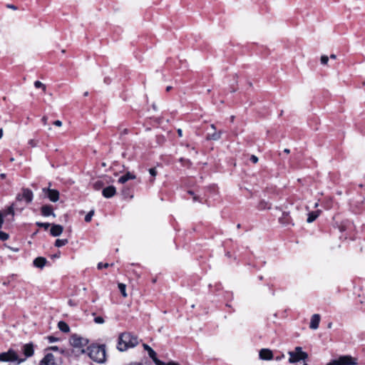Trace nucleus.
I'll return each instance as SVG.
<instances>
[{"label":"nucleus","instance_id":"obj_49","mask_svg":"<svg viewBox=\"0 0 365 365\" xmlns=\"http://www.w3.org/2000/svg\"><path fill=\"white\" fill-rule=\"evenodd\" d=\"M336 58V55L335 54H331L330 55V58L331 59H335Z\"/></svg>","mask_w":365,"mask_h":365},{"label":"nucleus","instance_id":"obj_18","mask_svg":"<svg viewBox=\"0 0 365 365\" xmlns=\"http://www.w3.org/2000/svg\"><path fill=\"white\" fill-rule=\"evenodd\" d=\"M135 178L136 177H135V175L132 174L130 172H128L125 175H123L120 178H119L118 182L121 183V184H124L128 180H134V179H135Z\"/></svg>","mask_w":365,"mask_h":365},{"label":"nucleus","instance_id":"obj_63","mask_svg":"<svg viewBox=\"0 0 365 365\" xmlns=\"http://www.w3.org/2000/svg\"><path fill=\"white\" fill-rule=\"evenodd\" d=\"M303 365H307V363H304Z\"/></svg>","mask_w":365,"mask_h":365},{"label":"nucleus","instance_id":"obj_8","mask_svg":"<svg viewBox=\"0 0 365 365\" xmlns=\"http://www.w3.org/2000/svg\"><path fill=\"white\" fill-rule=\"evenodd\" d=\"M143 348L148 351L149 356L153 359L155 365H164V362L157 358L156 352L148 344H143Z\"/></svg>","mask_w":365,"mask_h":365},{"label":"nucleus","instance_id":"obj_41","mask_svg":"<svg viewBox=\"0 0 365 365\" xmlns=\"http://www.w3.org/2000/svg\"><path fill=\"white\" fill-rule=\"evenodd\" d=\"M7 7L9 8V9H11L13 10H16L17 9L16 6L13 5V4H7Z\"/></svg>","mask_w":365,"mask_h":365},{"label":"nucleus","instance_id":"obj_19","mask_svg":"<svg viewBox=\"0 0 365 365\" xmlns=\"http://www.w3.org/2000/svg\"><path fill=\"white\" fill-rule=\"evenodd\" d=\"M47 260L45 257H38L34 260V265L36 267L42 269L46 264Z\"/></svg>","mask_w":365,"mask_h":365},{"label":"nucleus","instance_id":"obj_45","mask_svg":"<svg viewBox=\"0 0 365 365\" xmlns=\"http://www.w3.org/2000/svg\"><path fill=\"white\" fill-rule=\"evenodd\" d=\"M178 134L180 137H182V129L179 128L178 129Z\"/></svg>","mask_w":365,"mask_h":365},{"label":"nucleus","instance_id":"obj_56","mask_svg":"<svg viewBox=\"0 0 365 365\" xmlns=\"http://www.w3.org/2000/svg\"><path fill=\"white\" fill-rule=\"evenodd\" d=\"M188 193H189L190 195H192L194 194V193H193V192H192V191H191V190H189V191H188Z\"/></svg>","mask_w":365,"mask_h":365},{"label":"nucleus","instance_id":"obj_24","mask_svg":"<svg viewBox=\"0 0 365 365\" xmlns=\"http://www.w3.org/2000/svg\"><path fill=\"white\" fill-rule=\"evenodd\" d=\"M68 242L67 239H58L55 242V246L61 247L66 245Z\"/></svg>","mask_w":365,"mask_h":365},{"label":"nucleus","instance_id":"obj_35","mask_svg":"<svg viewBox=\"0 0 365 365\" xmlns=\"http://www.w3.org/2000/svg\"><path fill=\"white\" fill-rule=\"evenodd\" d=\"M250 160L253 163H257L258 162V158L256 155H252L251 157H250Z\"/></svg>","mask_w":365,"mask_h":365},{"label":"nucleus","instance_id":"obj_21","mask_svg":"<svg viewBox=\"0 0 365 365\" xmlns=\"http://www.w3.org/2000/svg\"><path fill=\"white\" fill-rule=\"evenodd\" d=\"M58 327L62 332L68 333L70 331L69 326L63 321H60L58 323Z\"/></svg>","mask_w":365,"mask_h":365},{"label":"nucleus","instance_id":"obj_58","mask_svg":"<svg viewBox=\"0 0 365 365\" xmlns=\"http://www.w3.org/2000/svg\"><path fill=\"white\" fill-rule=\"evenodd\" d=\"M14 160V158H11L10 159V161H11V162H13Z\"/></svg>","mask_w":365,"mask_h":365},{"label":"nucleus","instance_id":"obj_50","mask_svg":"<svg viewBox=\"0 0 365 365\" xmlns=\"http://www.w3.org/2000/svg\"><path fill=\"white\" fill-rule=\"evenodd\" d=\"M210 128L214 130H216L215 125L214 124H211Z\"/></svg>","mask_w":365,"mask_h":365},{"label":"nucleus","instance_id":"obj_17","mask_svg":"<svg viewBox=\"0 0 365 365\" xmlns=\"http://www.w3.org/2000/svg\"><path fill=\"white\" fill-rule=\"evenodd\" d=\"M279 221L281 224L284 225H293L292 222V219L288 212H283L282 216L279 217Z\"/></svg>","mask_w":365,"mask_h":365},{"label":"nucleus","instance_id":"obj_1","mask_svg":"<svg viewBox=\"0 0 365 365\" xmlns=\"http://www.w3.org/2000/svg\"><path fill=\"white\" fill-rule=\"evenodd\" d=\"M138 344V339L130 332L122 333L118 337L117 348L120 351H126L128 348L135 347Z\"/></svg>","mask_w":365,"mask_h":365},{"label":"nucleus","instance_id":"obj_31","mask_svg":"<svg viewBox=\"0 0 365 365\" xmlns=\"http://www.w3.org/2000/svg\"><path fill=\"white\" fill-rule=\"evenodd\" d=\"M9 239V235L3 231H0V240L5 241Z\"/></svg>","mask_w":365,"mask_h":365},{"label":"nucleus","instance_id":"obj_29","mask_svg":"<svg viewBox=\"0 0 365 365\" xmlns=\"http://www.w3.org/2000/svg\"><path fill=\"white\" fill-rule=\"evenodd\" d=\"M94 215V211L91 210L85 217L86 222H90Z\"/></svg>","mask_w":365,"mask_h":365},{"label":"nucleus","instance_id":"obj_9","mask_svg":"<svg viewBox=\"0 0 365 365\" xmlns=\"http://www.w3.org/2000/svg\"><path fill=\"white\" fill-rule=\"evenodd\" d=\"M41 365H59L53 354H47L40 362Z\"/></svg>","mask_w":365,"mask_h":365},{"label":"nucleus","instance_id":"obj_33","mask_svg":"<svg viewBox=\"0 0 365 365\" xmlns=\"http://www.w3.org/2000/svg\"><path fill=\"white\" fill-rule=\"evenodd\" d=\"M97 267L98 269H101L103 268H108V267H110V264L108 263L103 264L102 262H99Z\"/></svg>","mask_w":365,"mask_h":365},{"label":"nucleus","instance_id":"obj_53","mask_svg":"<svg viewBox=\"0 0 365 365\" xmlns=\"http://www.w3.org/2000/svg\"><path fill=\"white\" fill-rule=\"evenodd\" d=\"M172 89V87L171 86H167L166 88V91H170V90Z\"/></svg>","mask_w":365,"mask_h":365},{"label":"nucleus","instance_id":"obj_12","mask_svg":"<svg viewBox=\"0 0 365 365\" xmlns=\"http://www.w3.org/2000/svg\"><path fill=\"white\" fill-rule=\"evenodd\" d=\"M259 356L262 360H270L273 358L272 351L269 349H262L259 351Z\"/></svg>","mask_w":365,"mask_h":365},{"label":"nucleus","instance_id":"obj_34","mask_svg":"<svg viewBox=\"0 0 365 365\" xmlns=\"http://www.w3.org/2000/svg\"><path fill=\"white\" fill-rule=\"evenodd\" d=\"M94 322L96 323V324H103L104 323V319L103 317H97L94 319Z\"/></svg>","mask_w":365,"mask_h":365},{"label":"nucleus","instance_id":"obj_27","mask_svg":"<svg viewBox=\"0 0 365 365\" xmlns=\"http://www.w3.org/2000/svg\"><path fill=\"white\" fill-rule=\"evenodd\" d=\"M103 186V182L101 180H97L93 183V187L95 190H98Z\"/></svg>","mask_w":365,"mask_h":365},{"label":"nucleus","instance_id":"obj_26","mask_svg":"<svg viewBox=\"0 0 365 365\" xmlns=\"http://www.w3.org/2000/svg\"><path fill=\"white\" fill-rule=\"evenodd\" d=\"M149 173L152 176L150 179V182H153L155 177L157 175L158 172L155 168H152L149 169Z\"/></svg>","mask_w":365,"mask_h":365},{"label":"nucleus","instance_id":"obj_51","mask_svg":"<svg viewBox=\"0 0 365 365\" xmlns=\"http://www.w3.org/2000/svg\"><path fill=\"white\" fill-rule=\"evenodd\" d=\"M2 136H3V129L1 128L0 129V139L2 138Z\"/></svg>","mask_w":365,"mask_h":365},{"label":"nucleus","instance_id":"obj_7","mask_svg":"<svg viewBox=\"0 0 365 365\" xmlns=\"http://www.w3.org/2000/svg\"><path fill=\"white\" fill-rule=\"evenodd\" d=\"M338 365H356V359L351 356H342L336 360Z\"/></svg>","mask_w":365,"mask_h":365},{"label":"nucleus","instance_id":"obj_61","mask_svg":"<svg viewBox=\"0 0 365 365\" xmlns=\"http://www.w3.org/2000/svg\"><path fill=\"white\" fill-rule=\"evenodd\" d=\"M233 119H234V116H232V117H231V120H232V121L233 120Z\"/></svg>","mask_w":365,"mask_h":365},{"label":"nucleus","instance_id":"obj_6","mask_svg":"<svg viewBox=\"0 0 365 365\" xmlns=\"http://www.w3.org/2000/svg\"><path fill=\"white\" fill-rule=\"evenodd\" d=\"M69 341L71 345L76 348L86 346L88 343V340L87 339L81 337L77 334H73L71 336Z\"/></svg>","mask_w":365,"mask_h":365},{"label":"nucleus","instance_id":"obj_13","mask_svg":"<svg viewBox=\"0 0 365 365\" xmlns=\"http://www.w3.org/2000/svg\"><path fill=\"white\" fill-rule=\"evenodd\" d=\"M22 350L24 352V354L26 358L30 357L34 355V345L31 343L26 344L23 346Z\"/></svg>","mask_w":365,"mask_h":365},{"label":"nucleus","instance_id":"obj_10","mask_svg":"<svg viewBox=\"0 0 365 365\" xmlns=\"http://www.w3.org/2000/svg\"><path fill=\"white\" fill-rule=\"evenodd\" d=\"M43 191L47 194L48 197L51 202H57L59 199V192L54 189L43 188Z\"/></svg>","mask_w":365,"mask_h":365},{"label":"nucleus","instance_id":"obj_5","mask_svg":"<svg viewBox=\"0 0 365 365\" xmlns=\"http://www.w3.org/2000/svg\"><path fill=\"white\" fill-rule=\"evenodd\" d=\"M34 197L33 192L29 188H22L21 193H19L16 197V201L21 202L24 200L26 204L32 202Z\"/></svg>","mask_w":365,"mask_h":365},{"label":"nucleus","instance_id":"obj_55","mask_svg":"<svg viewBox=\"0 0 365 365\" xmlns=\"http://www.w3.org/2000/svg\"><path fill=\"white\" fill-rule=\"evenodd\" d=\"M197 199H198V198H197V196H194V197H193V200H194V201H197Z\"/></svg>","mask_w":365,"mask_h":365},{"label":"nucleus","instance_id":"obj_57","mask_svg":"<svg viewBox=\"0 0 365 365\" xmlns=\"http://www.w3.org/2000/svg\"><path fill=\"white\" fill-rule=\"evenodd\" d=\"M88 95V91L85 92L84 94H83L84 96H87Z\"/></svg>","mask_w":365,"mask_h":365},{"label":"nucleus","instance_id":"obj_23","mask_svg":"<svg viewBox=\"0 0 365 365\" xmlns=\"http://www.w3.org/2000/svg\"><path fill=\"white\" fill-rule=\"evenodd\" d=\"M16 206V202L13 203L11 206H9L6 210L4 212V215H11L12 216L14 215V207Z\"/></svg>","mask_w":365,"mask_h":365},{"label":"nucleus","instance_id":"obj_4","mask_svg":"<svg viewBox=\"0 0 365 365\" xmlns=\"http://www.w3.org/2000/svg\"><path fill=\"white\" fill-rule=\"evenodd\" d=\"M24 360L25 359H19L17 354L12 349L0 354V361L16 362V364H19L24 361Z\"/></svg>","mask_w":365,"mask_h":365},{"label":"nucleus","instance_id":"obj_38","mask_svg":"<svg viewBox=\"0 0 365 365\" xmlns=\"http://www.w3.org/2000/svg\"><path fill=\"white\" fill-rule=\"evenodd\" d=\"M284 358V354H282L276 356L275 359H276V361H280V360H282Z\"/></svg>","mask_w":365,"mask_h":365},{"label":"nucleus","instance_id":"obj_52","mask_svg":"<svg viewBox=\"0 0 365 365\" xmlns=\"http://www.w3.org/2000/svg\"><path fill=\"white\" fill-rule=\"evenodd\" d=\"M130 365H143V364L140 363L135 362V363H131Z\"/></svg>","mask_w":365,"mask_h":365},{"label":"nucleus","instance_id":"obj_14","mask_svg":"<svg viewBox=\"0 0 365 365\" xmlns=\"http://www.w3.org/2000/svg\"><path fill=\"white\" fill-rule=\"evenodd\" d=\"M319 322H320V315L318 314H313L311 318L309 328L312 329H314V330L318 329Z\"/></svg>","mask_w":365,"mask_h":365},{"label":"nucleus","instance_id":"obj_3","mask_svg":"<svg viewBox=\"0 0 365 365\" xmlns=\"http://www.w3.org/2000/svg\"><path fill=\"white\" fill-rule=\"evenodd\" d=\"M289 355V362L290 364L296 363L300 360H305L308 358L307 353L302 351L301 346H297L294 351H290L288 352Z\"/></svg>","mask_w":365,"mask_h":365},{"label":"nucleus","instance_id":"obj_46","mask_svg":"<svg viewBox=\"0 0 365 365\" xmlns=\"http://www.w3.org/2000/svg\"><path fill=\"white\" fill-rule=\"evenodd\" d=\"M327 365H338L336 362V360H334L333 361L327 364Z\"/></svg>","mask_w":365,"mask_h":365},{"label":"nucleus","instance_id":"obj_39","mask_svg":"<svg viewBox=\"0 0 365 365\" xmlns=\"http://www.w3.org/2000/svg\"><path fill=\"white\" fill-rule=\"evenodd\" d=\"M3 222V214L0 212V228L2 227Z\"/></svg>","mask_w":365,"mask_h":365},{"label":"nucleus","instance_id":"obj_48","mask_svg":"<svg viewBox=\"0 0 365 365\" xmlns=\"http://www.w3.org/2000/svg\"><path fill=\"white\" fill-rule=\"evenodd\" d=\"M0 178H1V179H4V178H6V174H5V173H1V174L0 175Z\"/></svg>","mask_w":365,"mask_h":365},{"label":"nucleus","instance_id":"obj_54","mask_svg":"<svg viewBox=\"0 0 365 365\" xmlns=\"http://www.w3.org/2000/svg\"><path fill=\"white\" fill-rule=\"evenodd\" d=\"M9 282H3V284H4V286H6V285H8V284H9Z\"/></svg>","mask_w":365,"mask_h":365},{"label":"nucleus","instance_id":"obj_62","mask_svg":"<svg viewBox=\"0 0 365 365\" xmlns=\"http://www.w3.org/2000/svg\"><path fill=\"white\" fill-rule=\"evenodd\" d=\"M259 279H260V280H262V276H260V277H259Z\"/></svg>","mask_w":365,"mask_h":365},{"label":"nucleus","instance_id":"obj_22","mask_svg":"<svg viewBox=\"0 0 365 365\" xmlns=\"http://www.w3.org/2000/svg\"><path fill=\"white\" fill-rule=\"evenodd\" d=\"M319 210L315 211V212H309V215H308V217H307V222L308 223H311V222H314L317 218V217L319 216Z\"/></svg>","mask_w":365,"mask_h":365},{"label":"nucleus","instance_id":"obj_2","mask_svg":"<svg viewBox=\"0 0 365 365\" xmlns=\"http://www.w3.org/2000/svg\"><path fill=\"white\" fill-rule=\"evenodd\" d=\"M89 357L98 364H103L106 361V346L92 344L87 348Z\"/></svg>","mask_w":365,"mask_h":365},{"label":"nucleus","instance_id":"obj_20","mask_svg":"<svg viewBox=\"0 0 365 365\" xmlns=\"http://www.w3.org/2000/svg\"><path fill=\"white\" fill-rule=\"evenodd\" d=\"M222 131L214 130L212 133H208L206 138L207 140H218L221 138Z\"/></svg>","mask_w":365,"mask_h":365},{"label":"nucleus","instance_id":"obj_43","mask_svg":"<svg viewBox=\"0 0 365 365\" xmlns=\"http://www.w3.org/2000/svg\"><path fill=\"white\" fill-rule=\"evenodd\" d=\"M47 120H48V118H47L46 116H43V117L42 118V119H41V120H42V122H43V123L44 125H46V123H47Z\"/></svg>","mask_w":365,"mask_h":365},{"label":"nucleus","instance_id":"obj_36","mask_svg":"<svg viewBox=\"0 0 365 365\" xmlns=\"http://www.w3.org/2000/svg\"><path fill=\"white\" fill-rule=\"evenodd\" d=\"M29 144L31 146V147H36L37 145V143L34 140H30L29 141Z\"/></svg>","mask_w":365,"mask_h":365},{"label":"nucleus","instance_id":"obj_60","mask_svg":"<svg viewBox=\"0 0 365 365\" xmlns=\"http://www.w3.org/2000/svg\"><path fill=\"white\" fill-rule=\"evenodd\" d=\"M81 352H82V353H85V352H86V351H85L84 349H82Z\"/></svg>","mask_w":365,"mask_h":365},{"label":"nucleus","instance_id":"obj_25","mask_svg":"<svg viewBox=\"0 0 365 365\" xmlns=\"http://www.w3.org/2000/svg\"><path fill=\"white\" fill-rule=\"evenodd\" d=\"M118 288H119V290H120V293L122 294V295L124 297H127V294H126V292H125V284H124L123 283H119L118 284Z\"/></svg>","mask_w":365,"mask_h":365},{"label":"nucleus","instance_id":"obj_28","mask_svg":"<svg viewBox=\"0 0 365 365\" xmlns=\"http://www.w3.org/2000/svg\"><path fill=\"white\" fill-rule=\"evenodd\" d=\"M34 86L36 88H41L43 89V91H46V86L42 83L41 81H36L34 82Z\"/></svg>","mask_w":365,"mask_h":365},{"label":"nucleus","instance_id":"obj_15","mask_svg":"<svg viewBox=\"0 0 365 365\" xmlns=\"http://www.w3.org/2000/svg\"><path fill=\"white\" fill-rule=\"evenodd\" d=\"M63 226H61L60 225H53L51 226L50 232L52 236L58 237L61 235V233L63 232Z\"/></svg>","mask_w":365,"mask_h":365},{"label":"nucleus","instance_id":"obj_37","mask_svg":"<svg viewBox=\"0 0 365 365\" xmlns=\"http://www.w3.org/2000/svg\"><path fill=\"white\" fill-rule=\"evenodd\" d=\"M53 125L58 127H61L62 125V122L59 120H57L53 122Z\"/></svg>","mask_w":365,"mask_h":365},{"label":"nucleus","instance_id":"obj_30","mask_svg":"<svg viewBox=\"0 0 365 365\" xmlns=\"http://www.w3.org/2000/svg\"><path fill=\"white\" fill-rule=\"evenodd\" d=\"M36 225L38 227H43L45 230H47L51 225L49 223H48V222H36Z\"/></svg>","mask_w":365,"mask_h":365},{"label":"nucleus","instance_id":"obj_32","mask_svg":"<svg viewBox=\"0 0 365 365\" xmlns=\"http://www.w3.org/2000/svg\"><path fill=\"white\" fill-rule=\"evenodd\" d=\"M328 61H329V57L327 56L324 55V56H321L322 64L326 65V64H327Z\"/></svg>","mask_w":365,"mask_h":365},{"label":"nucleus","instance_id":"obj_11","mask_svg":"<svg viewBox=\"0 0 365 365\" xmlns=\"http://www.w3.org/2000/svg\"><path fill=\"white\" fill-rule=\"evenodd\" d=\"M116 193L115 187L113 185H110L103 188L102 195L106 198H110L113 197Z\"/></svg>","mask_w":365,"mask_h":365},{"label":"nucleus","instance_id":"obj_16","mask_svg":"<svg viewBox=\"0 0 365 365\" xmlns=\"http://www.w3.org/2000/svg\"><path fill=\"white\" fill-rule=\"evenodd\" d=\"M41 210L42 215H43L45 217H48L50 215H53V217H55V214L53 213V207L51 205H43L41 207Z\"/></svg>","mask_w":365,"mask_h":365},{"label":"nucleus","instance_id":"obj_42","mask_svg":"<svg viewBox=\"0 0 365 365\" xmlns=\"http://www.w3.org/2000/svg\"><path fill=\"white\" fill-rule=\"evenodd\" d=\"M48 340L50 342H55L57 341V339L55 338L54 336H49Z\"/></svg>","mask_w":365,"mask_h":365},{"label":"nucleus","instance_id":"obj_44","mask_svg":"<svg viewBox=\"0 0 365 365\" xmlns=\"http://www.w3.org/2000/svg\"><path fill=\"white\" fill-rule=\"evenodd\" d=\"M49 349L53 350V351H58V347L56 346H53L49 347Z\"/></svg>","mask_w":365,"mask_h":365},{"label":"nucleus","instance_id":"obj_59","mask_svg":"<svg viewBox=\"0 0 365 365\" xmlns=\"http://www.w3.org/2000/svg\"><path fill=\"white\" fill-rule=\"evenodd\" d=\"M260 208H261V209H265L266 207H265V206H262V205Z\"/></svg>","mask_w":365,"mask_h":365},{"label":"nucleus","instance_id":"obj_40","mask_svg":"<svg viewBox=\"0 0 365 365\" xmlns=\"http://www.w3.org/2000/svg\"><path fill=\"white\" fill-rule=\"evenodd\" d=\"M164 365H180V364L175 361H170L167 364L164 363Z\"/></svg>","mask_w":365,"mask_h":365},{"label":"nucleus","instance_id":"obj_47","mask_svg":"<svg viewBox=\"0 0 365 365\" xmlns=\"http://www.w3.org/2000/svg\"><path fill=\"white\" fill-rule=\"evenodd\" d=\"M284 152L285 153H287V154H289V153H290V150H289V149H288V148H285V149L284 150Z\"/></svg>","mask_w":365,"mask_h":365}]
</instances>
